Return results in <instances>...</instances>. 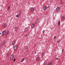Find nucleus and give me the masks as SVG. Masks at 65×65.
I'll return each mask as SVG.
<instances>
[{"label": "nucleus", "instance_id": "obj_1", "mask_svg": "<svg viewBox=\"0 0 65 65\" xmlns=\"http://www.w3.org/2000/svg\"><path fill=\"white\" fill-rule=\"evenodd\" d=\"M36 60L37 61H40V58L39 57V56L38 55V56H37V58H36Z\"/></svg>", "mask_w": 65, "mask_h": 65}, {"label": "nucleus", "instance_id": "obj_2", "mask_svg": "<svg viewBox=\"0 0 65 65\" xmlns=\"http://www.w3.org/2000/svg\"><path fill=\"white\" fill-rule=\"evenodd\" d=\"M14 57V55H11V56L10 58V60H12Z\"/></svg>", "mask_w": 65, "mask_h": 65}, {"label": "nucleus", "instance_id": "obj_3", "mask_svg": "<svg viewBox=\"0 0 65 65\" xmlns=\"http://www.w3.org/2000/svg\"><path fill=\"white\" fill-rule=\"evenodd\" d=\"M17 45H16L15 46H14V50H16L17 49Z\"/></svg>", "mask_w": 65, "mask_h": 65}, {"label": "nucleus", "instance_id": "obj_4", "mask_svg": "<svg viewBox=\"0 0 65 65\" xmlns=\"http://www.w3.org/2000/svg\"><path fill=\"white\" fill-rule=\"evenodd\" d=\"M18 28L17 27H15L14 28V31H18Z\"/></svg>", "mask_w": 65, "mask_h": 65}, {"label": "nucleus", "instance_id": "obj_5", "mask_svg": "<svg viewBox=\"0 0 65 65\" xmlns=\"http://www.w3.org/2000/svg\"><path fill=\"white\" fill-rule=\"evenodd\" d=\"M59 9H60V7H58L56 8V10L57 11H58L59 10Z\"/></svg>", "mask_w": 65, "mask_h": 65}, {"label": "nucleus", "instance_id": "obj_6", "mask_svg": "<svg viewBox=\"0 0 65 65\" xmlns=\"http://www.w3.org/2000/svg\"><path fill=\"white\" fill-rule=\"evenodd\" d=\"M27 30H28V28L26 27L24 29V32H26V31H27Z\"/></svg>", "mask_w": 65, "mask_h": 65}, {"label": "nucleus", "instance_id": "obj_7", "mask_svg": "<svg viewBox=\"0 0 65 65\" xmlns=\"http://www.w3.org/2000/svg\"><path fill=\"white\" fill-rule=\"evenodd\" d=\"M6 32V31H4L2 33V35H5Z\"/></svg>", "mask_w": 65, "mask_h": 65}, {"label": "nucleus", "instance_id": "obj_8", "mask_svg": "<svg viewBox=\"0 0 65 65\" xmlns=\"http://www.w3.org/2000/svg\"><path fill=\"white\" fill-rule=\"evenodd\" d=\"M34 24H33L31 25V27L32 28H34Z\"/></svg>", "mask_w": 65, "mask_h": 65}, {"label": "nucleus", "instance_id": "obj_9", "mask_svg": "<svg viewBox=\"0 0 65 65\" xmlns=\"http://www.w3.org/2000/svg\"><path fill=\"white\" fill-rule=\"evenodd\" d=\"M27 48H28V47H27V46H26L24 47V50H27Z\"/></svg>", "mask_w": 65, "mask_h": 65}, {"label": "nucleus", "instance_id": "obj_10", "mask_svg": "<svg viewBox=\"0 0 65 65\" xmlns=\"http://www.w3.org/2000/svg\"><path fill=\"white\" fill-rule=\"evenodd\" d=\"M46 7H43V9L44 10H45L46 9Z\"/></svg>", "mask_w": 65, "mask_h": 65}, {"label": "nucleus", "instance_id": "obj_11", "mask_svg": "<svg viewBox=\"0 0 65 65\" xmlns=\"http://www.w3.org/2000/svg\"><path fill=\"white\" fill-rule=\"evenodd\" d=\"M10 32H9V31H7L6 32V33L7 34H9Z\"/></svg>", "mask_w": 65, "mask_h": 65}, {"label": "nucleus", "instance_id": "obj_12", "mask_svg": "<svg viewBox=\"0 0 65 65\" xmlns=\"http://www.w3.org/2000/svg\"><path fill=\"white\" fill-rule=\"evenodd\" d=\"M38 19H37L36 20V24H37V23H38Z\"/></svg>", "mask_w": 65, "mask_h": 65}, {"label": "nucleus", "instance_id": "obj_13", "mask_svg": "<svg viewBox=\"0 0 65 65\" xmlns=\"http://www.w3.org/2000/svg\"><path fill=\"white\" fill-rule=\"evenodd\" d=\"M34 9L33 8H31V11H33L34 10Z\"/></svg>", "mask_w": 65, "mask_h": 65}, {"label": "nucleus", "instance_id": "obj_14", "mask_svg": "<svg viewBox=\"0 0 65 65\" xmlns=\"http://www.w3.org/2000/svg\"><path fill=\"white\" fill-rule=\"evenodd\" d=\"M7 27V24H6V23L5 24V28H6Z\"/></svg>", "mask_w": 65, "mask_h": 65}, {"label": "nucleus", "instance_id": "obj_15", "mask_svg": "<svg viewBox=\"0 0 65 65\" xmlns=\"http://www.w3.org/2000/svg\"><path fill=\"white\" fill-rule=\"evenodd\" d=\"M15 44V42L14 41H13L12 42V45H14Z\"/></svg>", "mask_w": 65, "mask_h": 65}, {"label": "nucleus", "instance_id": "obj_16", "mask_svg": "<svg viewBox=\"0 0 65 65\" xmlns=\"http://www.w3.org/2000/svg\"><path fill=\"white\" fill-rule=\"evenodd\" d=\"M4 43H5V41H3V42L2 44L3 45V44H4Z\"/></svg>", "mask_w": 65, "mask_h": 65}, {"label": "nucleus", "instance_id": "obj_17", "mask_svg": "<svg viewBox=\"0 0 65 65\" xmlns=\"http://www.w3.org/2000/svg\"><path fill=\"white\" fill-rule=\"evenodd\" d=\"M58 25H60V22H58Z\"/></svg>", "mask_w": 65, "mask_h": 65}, {"label": "nucleus", "instance_id": "obj_18", "mask_svg": "<svg viewBox=\"0 0 65 65\" xmlns=\"http://www.w3.org/2000/svg\"><path fill=\"white\" fill-rule=\"evenodd\" d=\"M46 64V62H45L44 64H43V65H45Z\"/></svg>", "mask_w": 65, "mask_h": 65}, {"label": "nucleus", "instance_id": "obj_19", "mask_svg": "<svg viewBox=\"0 0 65 65\" xmlns=\"http://www.w3.org/2000/svg\"><path fill=\"white\" fill-rule=\"evenodd\" d=\"M24 61V58H23L21 60V62H23V61Z\"/></svg>", "mask_w": 65, "mask_h": 65}, {"label": "nucleus", "instance_id": "obj_20", "mask_svg": "<svg viewBox=\"0 0 65 65\" xmlns=\"http://www.w3.org/2000/svg\"><path fill=\"white\" fill-rule=\"evenodd\" d=\"M19 15H21V12H20L19 13Z\"/></svg>", "mask_w": 65, "mask_h": 65}, {"label": "nucleus", "instance_id": "obj_21", "mask_svg": "<svg viewBox=\"0 0 65 65\" xmlns=\"http://www.w3.org/2000/svg\"><path fill=\"white\" fill-rule=\"evenodd\" d=\"M19 15H16L17 18H19Z\"/></svg>", "mask_w": 65, "mask_h": 65}, {"label": "nucleus", "instance_id": "obj_22", "mask_svg": "<svg viewBox=\"0 0 65 65\" xmlns=\"http://www.w3.org/2000/svg\"><path fill=\"white\" fill-rule=\"evenodd\" d=\"M9 52H8L7 54V56H8V55H9Z\"/></svg>", "mask_w": 65, "mask_h": 65}, {"label": "nucleus", "instance_id": "obj_23", "mask_svg": "<svg viewBox=\"0 0 65 65\" xmlns=\"http://www.w3.org/2000/svg\"><path fill=\"white\" fill-rule=\"evenodd\" d=\"M8 9L9 10L10 9V6H9L8 7Z\"/></svg>", "mask_w": 65, "mask_h": 65}, {"label": "nucleus", "instance_id": "obj_24", "mask_svg": "<svg viewBox=\"0 0 65 65\" xmlns=\"http://www.w3.org/2000/svg\"><path fill=\"white\" fill-rule=\"evenodd\" d=\"M49 65H52V63L51 62L49 63Z\"/></svg>", "mask_w": 65, "mask_h": 65}, {"label": "nucleus", "instance_id": "obj_25", "mask_svg": "<svg viewBox=\"0 0 65 65\" xmlns=\"http://www.w3.org/2000/svg\"><path fill=\"white\" fill-rule=\"evenodd\" d=\"M64 17H62V20H64Z\"/></svg>", "mask_w": 65, "mask_h": 65}, {"label": "nucleus", "instance_id": "obj_26", "mask_svg": "<svg viewBox=\"0 0 65 65\" xmlns=\"http://www.w3.org/2000/svg\"><path fill=\"white\" fill-rule=\"evenodd\" d=\"M41 55H42V56L43 55V53H42L41 54Z\"/></svg>", "mask_w": 65, "mask_h": 65}, {"label": "nucleus", "instance_id": "obj_27", "mask_svg": "<svg viewBox=\"0 0 65 65\" xmlns=\"http://www.w3.org/2000/svg\"><path fill=\"white\" fill-rule=\"evenodd\" d=\"M25 35V37H27V34Z\"/></svg>", "mask_w": 65, "mask_h": 65}, {"label": "nucleus", "instance_id": "obj_28", "mask_svg": "<svg viewBox=\"0 0 65 65\" xmlns=\"http://www.w3.org/2000/svg\"><path fill=\"white\" fill-rule=\"evenodd\" d=\"M45 32V31H44V30H43V33H44Z\"/></svg>", "mask_w": 65, "mask_h": 65}, {"label": "nucleus", "instance_id": "obj_29", "mask_svg": "<svg viewBox=\"0 0 65 65\" xmlns=\"http://www.w3.org/2000/svg\"><path fill=\"white\" fill-rule=\"evenodd\" d=\"M62 53H63V52H64V50L63 49H62Z\"/></svg>", "mask_w": 65, "mask_h": 65}, {"label": "nucleus", "instance_id": "obj_30", "mask_svg": "<svg viewBox=\"0 0 65 65\" xmlns=\"http://www.w3.org/2000/svg\"><path fill=\"white\" fill-rule=\"evenodd\" d=\"M15 60H16V59H14V61H15Z\"/></svg>", "mask_w": 65, "mask_h": 65}, {"label": "nucleus", "instance_id": "obj_31", "mask_svg": "<svg viewBox=\"0 0 65 65\" xmlns=\"http://www.w3.org/2000/svg\"><path fill=\"white\" fill-rule=\"evenodd\" d=\"M56 36H55L54 37V39H55L56 38Z\"/></svg>", "mask_w": 65, "mask_h": 65}, {"label": "nucleus", "instance_id": "obj_32", "mask_svg": "<svg viewBox=\"0 0 65 65\" xmlns=\"http://www.w3.org/2000/svg\"><path fill=\"white\" fill-rule=\"evenodd\" d=\"M52 3V1H50V3Z\"/></svg>", "mask_w": 65, "mask_h": 65}, {"label": "nucleus", "instance_id": "obj_33", "mask_svg": "<svg viewBox=\"0 0 65 65\" xmlns=\"http://www.w3.org/2000/svg\"><path fill=\"white\" fill-rule=\"evenodd\" d=\"M56 59H59V58H56Z\"/></svg>", "mask_w": 65, "mask_h": 65}, {"label": "nucleus", "instance_id": "obj_34", "mask_svg": "<svg viewBox=\"0 0 65 65\" xmlns=\"http://www.w3.org/2000/svg\"><path fill=\"white\" fill-rule=\"evenodd\" d=\"M35 54H36V51L35 52Z\"/></svg>", "mask_w": 65, "mask_h": 65}, {"label": "nucleus", "instance_id": "obj_35", "mask_svg": "<svg viewBox=\"0 0 65 65\" xmlns=\"http://www.w3.org/2000/svg\"><path fill=\"white\" fill-rule=\"evenodd\" d=\"M1 33H0V35H1Z\"/></svg>", "mask_w": 65, "mask_h": 65}]
</instances>
